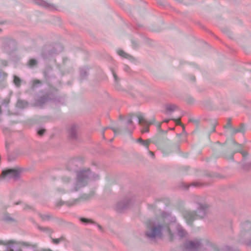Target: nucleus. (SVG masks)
<instances>
[{"mask_svg":"<svg viewBox=\"0 0 251 251\" xmlns=\"http://www.w3.org/2000/svg\"><path fill=\"white\" fill-rule=\"evenodd\" d=\"M76 173V178L73 184L71 183V177L67 176H62L60 186L56 191L61 194L77 192L87 186L89 180H97L100 178L98 174L92 172L89 168L80 169Z\"/></svg>","mask_w":251,"mask_h":251,"instance_id":"f257e3e1","label":"nucleus"},{"mask_svg":"<svg viewBox=\"0 0 251 251\" xmlns=\"http://www.w3.org/2000/svg\"><path fill=\"white\" fill-rule=\"evenodd\" d=\"M176 221V218L171 213L163 212L160 216L146 222V235L150 238L168 235L172 241L173 240V234L171 231L170 226L175 224Z\"/></svg>","mask_w":251,"mask_h":251,"instance_id":"f03ea898","label":"nucleus"},{"mask_svg":"<svg viewBox=\"0 0 251 251\" xmlns=\"http://www.w3.org/2000/svg\"><path fill=\"white\" fill-rule=\"evenodd\" d=\"M194 201L199 203V207L196 211L184 210L182 212V216L186 223L191 225L193 222L197 219L203 218L206 215L207 209L209 206L206 203H202V198L195 196L193 198Z\"/></svg>","mask_w":251,"mask_h":251,"instance_id":"7ed1b4c3","label":"nucleus"},{"mask_svg":"<svg viewBox=\"0 0 251 251\" xmlns=\"http://www.w3.org/2000/svg\"><path fill=\"white\" fill-rule=\"evenodd\" d=\"M184 247L185 251H220L216 246L200 238L186 242Z\"/></svg>","mask_w":251,"mask_h":251,"instance_id":"20e7f679","label":"nucleus"},{"mask_svg":"<svg viewBox=\"0 0 251 251\" xmlns=\"http://www.w3.org/2000/svg\"><path fill=\"white\" fill-rule=\"evenodd\" d=\"M11 247L15 251H39L38 245L29 242L21 241L17 243L14 241Z\"/></svg>","mask_w":251,"mask_h":251,"instance_id":"39448f33","label":"nucleus"},{"mask_svg":"<svg viewBox=\"0 0 251 251\" xmlns=\"http://www.w3.org/2000/svg\"><path fill=\"white\" fill-rule=\"evenodd\" d=\"M94 194V193H92L88 195H84L81 196L80 198L74 199L72 201H64L62 200H59L56 202L55 205L57 207H60L63 205H66L68 206H72L79 203L81 200H87L89 198L92 197Z\"/></svg>","mask_w":251,"mask_h":251,"instance_id":"423d86ee","label":"nucleus"},{"mask_svg":"<svg viewBox=\"0 0 251 251\" xmlns=\"http://www.w3.org/2000/svg\"><path fill=\"white\" fill-rule=\"evenodd\" d=\"M229 143V149L231 152L229 155H225V157L227 159L232 160L233 158L234 153L239 151L241 146L238 144L233 139L226 141V144Z\"/></svg>","mask_w":251,"mask_h":251,"instance_id":"0eeeda50","label":"nucleus"},{"mask_svg":"<svg viewBox=\"0 0 251 251\" xmlns=\"http://www.w3.org/2000/svg\"><path fill=\"white\" fill-rule=\"evenodd\" d=\"M85 160V158L83 156H78L72 158L69 162V169L75 171L76 167L84 164Z\"/></svg>","mask_w":251,"mask_h":251,"instance_id":"6e6552de","label":"nucleus"},{"mask_svg":"<svg viewBox=\"0 0 251 251\" xmlns=\"http://www.w3.org/2000/svg\"><path fill=\"white\" fill-rule=\"evenodd\" d=\"M20 174V172L17 169H10L3 170L1 174V177L4 179H10L17 178Z\"/></svg>","mask_w":251,"mask_h":251,"instance_id":"1a4fd4ad","label":"nucleus"},{"mask_svg":"<svg viewBox=\"0 0 251 251\" xmlns=\"http://www.w3.org/2000/svg\"><path fill=\"white\" fill-rule=\"evenodd\" d=\"M78 126L76 125L70 126L68 129V135L70 139L75 140L77 138Z\"/></svg>","mask_w":251,"mask_h":251,"instance_id":"9d476101","label":"nucleus"},{"mask_svg":"<svg viewBox=\"0 0 251 251\" xmlns=\"http://www.w3.org/2000/svg\"><path fill=\"white\" fill-rule=\"evenodd\" d=\"M2 42L3 47L5 50L12 49L15 46V41L9 38H3Z\"/></svg>","mask_w":251,"mask_h":251,"instance_id":"9b49d317","label":"nucleus"},{"mask_svg":"<svg viewBox=\"0 0 251 251\" xmlns=\"http://www.w3.org/2000/svg\"><path fill=\"white\" fill-rule=\"evenodd\" d=\"M8 74L1 69H0V86L5 87Z\"/></svg>","mask_w":251,"mask_h":251,"instance_id":"f8f14e48","label":"nucleus"},{"mask_svg":"<svg viewBox=\"0 0 251 251\" xmlns=\"http://www.w3.org/2000/svg\"><path fill=\"white\" fill-rule=\"evenodd\" d=\"M129 202L127 200H124L119 202L116 206L117 210L119 212H122L129 204Z\"/></svg>","mask_w":251,"mask_h":251,"instance_id":"ddd939ff","label":"nucleus"},{"mask_svg":"<svg viewBox=\"0 0 251 251\" xmlns=\"http://www.w3.org/2000/svg\"><path fill=\"white\" fill-rule=\"evenodd\" d=\"M139 124L143 125H150L153 124L154 122L155 121L154 119H153L150 122L147 121L144 117L143 115L142 114H139L137 116Z\"/></svg>","mask_w":251,"mask_h":251,"instance_id":"4468645a","label":"nucleus"},{"mask_svg":"<svg viewBox=\"0 0 251 251\" xmlns=\"http://www.w3.org/2000/svg\"><path fill=\"white\" fill-rule=\"evenodd\" d=\"M28 105V103L27 101L19 99L16 103V107L18 108L24 109L26 108Z\"/></svg>","mask_w":251,"mask_h":251,"instance_id":"2eb2a0df","label":"nucleus"},{"mask_svg":"<svg viewBox=\"0 0 251 251\" xmlns=\"http://www.w3.org/2000/svg\"><path fill=\"white\" fill-rule=\"evenodd\" d=\"M176 234L178 236H179L181 238L186 236L187 234L186 232L180 225H176Z\"/></svg>","mask_w":251,"mask_h":251,"instance_id":"dca6fc26","label":"nucleus"},{"mask_svg":"<svg viewBox=\"0 0 251 251\" xmlns=\"http://www.w3.org/2000/svg\"><path fill=\"white\" fill-rule=\"evenodd\" d=\"M244 227L247 230L248 234L250 236V239L248 241V244L251 246V224L247 223L244 224Z\"/></svg>","mask_w":251,"mask_h":251,"instance_id":"f3484780","label":"nucleus"},{"mask_svg":"<svg viewBox=\"0 0 251 251\" xmlns=\"http://www.w3.org/2000/svg\"><path fill=\"white\" fill-rule=\"evenodd\" d=\"M245 131V127L242 125H240V126L236 128H231V134H234L238 132L244 133Z\"/></svg>","mask_w":251,"mask_h":251,"instance_id":"a211bd4d","label":"nucleus"},{"mask_svg":"<svg viewBox=\"0 0 251 251\" xmlns=\"http://www.w3.org/2000/svg\"><path fill=\"white\" fill-rule=\"evenodd\" d=\"M13 82L16 87H19L21 84V79L16 75L14 76Z\"/></svg>","mask_w":251,"mask_h":251,"instance_id":"6ab92c4d","label":"nucleus"},{"mask_svg":"<svg viewBox=\"0 0 251 251\" xmlns=\"http://www.w3.org/2000/svg\"><path fill=\"white\" fill-rule=\"evenodd\" d=\"M166 108L167 111L173 112L176 109L177 106L175 104H169L166 105Z\"/></svg>","mask_w":251,"mask_h":251,"instance_id":"aec40b11","label":"nucleus"},{"mask_svg":"<svg viewBox=\"0 0 251 251\" xmlns=\"http://www.w3.org/2000/svg\"><path fill=\"white\" fill-rule=\"evenodd\" d=\"M18 157V154L16 152H12L10 153L8 156V160L9 161H11L16 159Z\"/></svg>","mask_w":251,"mask_h":251,"instance_id":"412c9836","label":"nucleus"},{"mask_svg":"<svg viewBox=\"0 0 251 251\" xmlns=\"http://www.w3.org/2000/svg\"><path fill=\"white\" fill-rule=\"evenodd\" d=\"M65 239V237L63 236H61L59 238L57 239L51 238L52 241L54 244H58L60 242L64 241Z\"/></svg>","mask_w":251,"mask_h":251,"instance_id":"4be33fe9","label":"nucleus"},{"mask_svg":"<svg viewBox=\"0 0 251 251\" xmlns=\"http://www.w3.org/2000/svg\"><path fill=\"white\" fill-rule=\"evenodd\" d=\"M118 53L119 55L124 57L126 58H128L129 57V55L126 53L124 50H119L118 51Z\"/></svg>","mask_w":251,"mask_h":251,"instance_id":"5701e85b","label":"nucleus"},{"mask_svg":"<svg viewBox=\"0 0 251 251\" xmlns=\"http://www.w3.org/2000/svg\"><path fill=\"white\" fill-rule=\"evenodd\" d=\"M151 142V139H147L146 140H143L141 144L145 146L146 148L148 149L149 146Z\"/></svg>","mask_w":251,"mask_h":251,"instance_id":"b1692460","label":"nucleus"},{"mask_svg":"<svg viewBox=\"0 0 251 251\" xmlns=\"http://www.w3.org/2000/svg\"><path fill=\"white\" fill-rule=\"evenodd\" d=\"M48 99L46 96H44L43 97H41L39 100H38V103L42 105L44 103L48 101Z\"/></svg>","mask_w":251,"mask_h":251,"instance_id":"393cba45","label":"nucleus"},{"mask_svg":"<svg viewBox=\"0 0 251 251\" xmlns=\"http://www.w3.org/2000/svg\"><path fill=\"white\" fill-rule=\"evenodd\" d=\"M38 228L40 230L45 231V232H47L49 233H52L53 232V231L51 229H50L48 227H43L39 226Z\"/></svg>","mask_w":251,"mask_h":251,"instance_id":"a878e982","label":"nucleus"},{"mask_svg":"<svg viewBox=\"0 0 251 251\" xmlns=\"http://www.w3.org/2000/svg\"><path fill=\"white\" fill-rule=\"evenodd\" d=\"M36 3H37V4H38L40 5L43 6L44 7H48L49 6V3H48L47 2H46L43 0H39Z\"/></svg>","mask_w":251,"mask_h":251,"instance_id":"bb28decb","label":"nucleus"},{"mask_svg":"<svg viewBox=\"0 0 251 251\" xmlns=\"http://www.w3.org/2000/svg\"><path fill=\"white\" fill-rule=\"evenodd\" d=\"M14 243L13 240H9L6 242H5L4 241L0 240V245H13V243Z\"/></svg>","mask_w":251,"mask_h":251,"instance_id":"cd10ccee","label":"nucleus"},{"mask_svg":"<svg viewBox=\"0 0 251 251\" xmlns=\"http://www.w3.org/2000/svg\"><path fill=\"white\" fill-rule=\"evenodd\" d=\"M37 61L35 59H31L28 62V65L30 67H33L36 65Z\"/></svg>","mask_w":251,"mask_h":251,"instance_id":"c85d7f7f","label":"nucleus"},{"mask_svg":"<svg viewBox=\"0 0 251 251\" xmlns=\"http://www.w3.org/2000/svg\"><path fill=\"white\" fill-rule=\"evenodd\" d=\"M41 83V81L40 80H38V79H34L32 81V88L33 89L35 87H36V86L38 85V84H40Z\"/></svg>","mask_w":251,"mask_h":251,"instance_id":"c756f323","label":"nucleus"},{"mask_svg":"<svg viewBox=\"0 0 251 251\" xmlns=\"http://www.w3.org/2000/svg\"><path fill=\"white\" fill-rule=\"evenodd\" d=\"M10 101V98H7L3 100V101L2 102V104L7 106L9 104Z\"/></svg>","mask_w":251,"mask_h":251,"instance_id":"7c9ffc66","label":"nucleus"},{"mask_svg":"<svg viewBox=\"0 0 251 251\" xmlns=\"http://www.w3.org/2000/svg\"><path fill=\"white\" fill-rule=\"evenodd\" d=\"M3 219L4 221L8 222H15V219H14L13 218L10 217L8 216H5Z\"/></svg>","mask_w":251,"mask_h":251,"instance_id":"2f4dec72","label":"nucleus"},{"mask_svg":"<svg viewBox=\"0 0 251 251\" xmlns=\"http://www.w3.org/2000/svg\"><path fill=\"white\" fill-rule=\"evenodd\" d=\"M40 217L42 219V220H49L51 218V216L50 215H42V214H41L40 215Z\"/></svg>","mask_w":251,"mask_h":251,"instance_id":"473e14b6","label":"nucleus"},{"mask_svg":"<svg viewBox=\"0 0 251 251\" xmlns=\"http://www.w3.org/2000/svg\"><path fill=\"white\" fill-rule=\"evenodd\" d=\"M250 168H251V163H248L244 166V169L246 171L249 170Z\"/></svg>","mask_w":251,"mask_h":251,"instance_id":"72a5a7b5","label":"nucleus"},{"mask_svg":"<svg viewBox=\"0 0 251 251\" xmlns=\"http://www.w3.org/2000/svg\"><path fill=\"white\" fill-rule=\"evenodd\" d=\"M144 126H145V127L143 128V129H142L141 130L142 132V133H144V132H149V126L150 125H148V126L147 125H144Z\"/></svg>","mask_w":251,"mask_h":251,"instance_id":"f704fd0d","label":"nucleus"},{"mask_svg":"<svg viewBox=\"0 0 251 251\" xmlns=\"http://www.w3.org/2000/svg\"><path fill=\"white\" fill-rule=\"evenodd\" d=\"M45 131L46 130L45 129H41L38 131V134L40 136H42Z\"/></svg>","mask_w":251,"mask_h":251,"instance_id":"c9c22d12","label":"nucleus"},{"mask_svg":"<svg viewBox=\"0 0 251 251\" xmlns=\"http://www.w3.org/2000/svg\"><path fill=\"white\" fill-rule=\"evenodd\" d=\"M157 129H158V130L159 131V132H164L165 133H166L167 132L166 131H164L163 130H162L161 128V123H158L157 124Z\"/></svg>","mask_w":251,"mask_h":251,"instance_id":"e433bc0d","label":"nucleus"},{"mask_svg":"<svg viewBox=\"0 0 251 251\" xmlns=\"http://www.w3.org/2000/svg\"><path fill=\"white\" fill-rule=\"evenodd\" d=\"M148 207L151 210H153L157 207V205L156 204H149Z\"/></svg>","mask_w":251,"mask_h":251,"instance_id":"4c0bfd02","label":"nucleus"},{"mask_svg":"<svg viewBox=\"0 0 251 251\" xmlns=\"http://www.w3.org/2000/svg\"><path fill=\"white\" fill-rule=\"evenodd\" d=\"M24 209L25 210H29V209H32V207L29 205L25 204V206L24 207Z\"/></svg>","mask_w":251,"mask_h":251,"instance_id":"58836bf2","label":"nucleus"},{"mask_svg":"<svg viewBox=\"0 0 251 251\" xmlns=\"http://www.w3.org/2000/svg\"><path fill=\"white\" fill-rule=\"evenodd\" d=\"M0 63H1V64L2 66H7V64H8V62L6 60H0Z\"/></svg>","mask_w":251,"mask_h":251,"instance_id":"ea45409f","label":"nucleus"},{"mask_svg":"<svg viewBox=\"0 0 251 251\" xmlns=\"http://www.w3.org/2000/svg\"><path fill=\"white\" fill-rule=\"evenodd\" d=\"M114 132L115 135H116L119 132V130L117 128H116L115 127H111L110 128Z\"/></svg>","mask_w":251,"mask_h":251,"instance_id":"a19ab883","label":"nucleus"},{"mask_svg":"<svg viewBox=\"0 0 251 251\" xmlns=\"http://www.w3.org/2000/svg\"><path fill=\"white\" fill-rule=\"evenodd\" d=\"M80 220L82 222H84V223L92 222V221L90 220H89V219H86V218H81Z\"/></svg>","mask_w":251,"mask_h":251,"instance_id":"79ce46f5","label":"nucleus"},{"mask_svg":"<svg viewBox=\"0 0 251 251\" xmlns=\"http://www.w3.org/2000/svg\"><path fill=\"white\" fill-rule=\"evenodd\" d=\"M187 101L188 103H192L194 102V100L192 98H188L187 99Z\"/></svg>","mask_w":251,"mask_h":251,"instance_id":"37998d69","label":"nucleus"},{"mask_svg":"<svg viewBox=\"0 0 251 251\" xmlns=\"http://www.w3.org/2000/svg\"><path fill=\"white\" fill-rule=\"evenodd\" d=\"M132 124H133V121L132 120L131 118H128L127 120L126 124L128 125H132Z\"/></svg>","mask_w":251,"mask_h":251,"instance_id":"c03bdc74","label":"nucleus"},{"mask_svg":"<svg viewBox=\"0 0 251 251\" xmlns=\"http://www.w3.org/2000/svg\"><path fill=\"white\" fill-rule=\"evenodd\" d=\"M226 128H231V125L230 120H229L226 125L225 126Z\"/></svg>","mask_w":251,"mask_h":251,"instance_id":"a18cd8bd","label":"nucleus"},{"mask_svg":"<svg viewBox=\"0 0 251 251\" xmlns=\"http://www.w3.org/2000/svg\"><path fill=\"white\" fill-rule=\"evenodd\" d=\"M173 120L175 121V122L176 123V125H181V124L180 121V119H173Z\"/></svg>","mask_w":251,"mask_h":251,"instance_id":"49530a36","label":"nucleus"},{"mask_svg":"<svg viewBox=\"0 0 251 251\" xmlns=\"http://www.w3.org/2000/svg\"><path fill=\"white\" fill-rule=\"evenodd\" d=\"M241 153L243 155V156L245 158L246 157H247L248 156V153L246 151H242L241 152Z\"/></svg>","mask_w":251,"mask_h":251,"instance_id":"de8ad7c7","label":"nucleus"},{"mask_svg":"<svg viewBox=\"0 0 251 251\" xmlns=\"http://www.w3.org/2000/svg\"><path fill=\"white\" fill-rule=\"evenodd\" d=\"M225 251H231V248L228 246H226L224 248Z\"/></svg>","mask_w":251,"mask_h":251,"instance_id":"09e8293b","label":"nucleus"},{"mask_svg":"<svg viewBox=\"0 0 251 251\" xmlns=\"http://www.w3.org/2000/svg\"><path fill=\"white\" fill-rule=\"evenodd\" d=\"M113 76H114V77L115 78V80L116 81H117V79H118L117 75H116V74L114 72H113Z\"/></svg>","mask_w":251,"mask_h":251,"instance_id":"8fccbe9b","label":"nucleus"},{"mask_svg":"<svg viewBox=\"0 0 251 251\" xmlns=\"http://www.w3.org/2000/svg\"><path fill=\"white\" fill-rule=\"evenodd\" d=\"M143 141V140L140 138H138L137 140V142L139 143H141L142 142V141Z\"/></svg>","mask_w":251,"mask_h":251,"instance_id":"3c124183","label":"nucleus"},{"mask_svg":"<svg viewBox=\"0 0 251 251\" xmlns=\"http://www.w3.org/2000/svg\"><path fill=\"white\" fill-rule=\"evenodd\" d=\"M149 153H150V155H151L152 157H154V153H153V152H152V151H149Z\"/></svg>","mask_w":251,"mask_h":251,"instance_id":"603ef678","label":"nucleus"},{"mask_svg":"<svg viewBox=\"0 0 251 251\" xmlns=\"http://www.w3.org/2000/svg\"><path fill=\"white\" fill-rule=\"evenodd\" d=\"M81 75L82 76H84L85 75H86V73L85 72H82L81 73Z\"/></svg>","mask_w":251,"mask_h":251,"instance_id":"864d4df0","label":"nucleus"},{"mask_svg":"<svg viewBox=\"0 0 251 251\" xmlns=\"http://www.w3.org/2000/svg\"><path fill=\"white\" fill-rule=\"evenodd\" d=\"M215 130V126H213L212 127V129L211 131V132H214Z\"/></svg>","mask_w":251,"mask_h":251,"instance_id":"5fc2aeb1","label":"nucleus"},{"mask_svg":"<svg viewBox=\"0 0 251 251\" xmlns=\"http://www.w3.org/2000/svg\"><path fill=\"white\" fill-rule=\"evenodd\" d=\"M20 203H21V201H18V202H17L15 203V205H18V204H20Z\"/></svg>","mask_w":251,"mask_h":251,"instance_id":"6e6d98bb","label":"nucleus"},{"mask_svg":"<svg viewBox=\"0 0 251 251\" xmlns=\"http://www.w3.org/2000/svg\"><path fill=\"white\" fill-rule=\"evenodd\" d=\"M191 79H192V80L195 81V76H193Z\"/></svg>","mask_w":251,"mask_h":251,"instance_id":"4d7b16f0","label":"nucleus"},{"mask_svg":"<svg viewBox=\"0 0 251 251\" xmlns=\"http://www.w3.org/2000/svg\"><path fill=\"white\" fill-rule=\"evenodd\" d=\"M1 113H2V111H1V106H0V115L1 114Z\"/></svg>","mask_w":251,"mask_h":251,"instance_id":"13d9d810","label":"nucleus"},{"mask_svg":"<svg viewBox=\"0 0 251 251\" xmlns=\"http://www.w3.org/2000/svg\"><path fill=\"white\" fill-rule=\"evenodd\" d=\"M169 120L168 119V120H165L164 121V122H166V123H168L169 122Z\"/></svg>","mask_w":251,"mask_h":251,"instance_id":"bf43d9fd","label":"nucleus"},{"mask_svg":"<svg viewBox=\"0 0 251 251\" xmlns=\"http://www.w3.org/2000/svg\"><path fill=\"white\" fill-rule=\"evenodd\" d=\"M99 227L100 229H101L102 228V227H101V226H99Z\"/></svg>","mask_w":251,"mask_h":251,"instance_id":"052dcab7","label":"nucleus"},{"mask_svg":"<svg viewBox=\"0 0 251 251\" xmlns=\"http://www.w3.org/2000/svg\"><path fill=\"white\" fill-rule=\"evenodd\" d=\"M102 134H103V136L104 137V130L103 131Z\"/></svg>","mask_w":251,"mask_h":251,"instance_id":"680f3d73","label":"nucleus"},{"mask_svg":"<svg viewBox=\"0 0 251 251\" xmlns=\"http://www.w3.org/2000/svg\"><path fill=\"white\" fill-rule=\"evenodd\" d=\"M134 43H135V42H134V41H132V44H133V45H134Z\"/></svg>","mask_w":251,"mask_h":251,"instance_id":"e2e57ef3","label":"nucleus"}]
</instances>
